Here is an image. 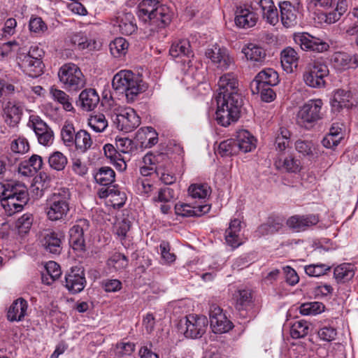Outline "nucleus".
<instances>
[{"label":"nucleus","instance_id":"nucleus-1","mask_svg":"<svg viewBox=\"0 0 358 358\" xmlns=\"http://www.w3.org/2000/svg\"><path fill=\"white\" fill-rule=\"evenodd\" d=\"M161 1L143 0L138 6V17L146 24L150 32L165 27L171 20L170 8Z\"/></svg>","mask_w":358,"mask_h":358},{"label":"nucleus","instance_id":"nucleus-2","mask_svg":"<svg viewBox=\"0 0 358 358\" xmlns=\"http://www.w3.org/2000/svg\"><path fill=\"white\" fill-rule=\"evenodd\" d=\"M216 120L220 125L227 127L240 117L243 99L241 93L217 95Z\"/></svg>","mask_w":358,"mask_h":358},{"label":"nucleus","instance_id":"nucleus-3","mask_svg":"<svg viewBox=\"0 0 358 358\" xmlns=\"http://www.w3.org/2000/svg\"><path fill=\"white\" fill-rule=\"evenodd\" d=\"M112 86L115 90L124 92L129 102H133L138 94L148 88V85L140 76L129 70L117 73L113 77Z\"/></svg>","mask_w":358,"mask_h":358},{"label":"nucleus","instance_id":"nucleus-4","mask_svg":"<svg viewBox=\"0 0 358 358\" xmlns=\"http://www.w3.org/2000/svg\"><path fill=\"white\" fill-rule=\"evenodd\" d=\"M71 193L67 188H61L47 200L45 213L48 220L58 221L64 219L69 212Z\"/></svg>","mask_w":358,"mask_h":358},{"label":"nucleus","instance_id":"nucleus-5","mask_svg":"<svg viewBox=\"0 0 358 358\" xmlns=\"http://www.w3.org/2000/svg\"><path fill=\"white\" fill-rule=\"evenodd\" d=\"M42 55V50L37 47H32L27 54L17 55V64L27 75L31 78H36L43 71Z\"/></svg>","mask_w":358,"mask_h":358},{"label":"nucleus","instance_id":"nucleus-6","mask_svg":"<svg viewBox=\"0 0 358 358\" xmlns=\"http://www.w3.org/2000/svg\"><path fill=\"white\" fill-rule=\"evenodd\" d=\"M58 77L64 87L68 90L77 91L85 85L81 70L73 63L62 65L58 71Z\"/></svg>","mask_w":358,"mask_h":358},{"label":"nucleus","instance_id":"nucleus-7","mask_svg":"<svg viewBox=\"0 0 358 358\" xmlns=\"http://www.w3.org/2000/svg\"><path fill=\"white\" fill-rule=\"evenodd\" d=\"M322 106L323 102L320 99L308 101L297 113V123L306 128L312 127L313 124L322 118Z\"/></svg>","mask_w":358,"mask_h":358},{"label":"nucleus","instance_id":"nucleus-8","mask_svg":"<svg viewBox=\"0 0 358 358\" xmlns=\"http://www.w3.org/2000/svg\"><path fill=\"white\" fill-rule=\"evenodd\" d=\"M328 75L327 65L320 60H314L306 65L303 77L307 85L320 88L325 85L324 78Z\"/></svg>","mask_w":358,"mask_h":358},{"label":"nucleus","instance_id":"nucleus-9","mask_svg":"<svg viewBox=\"0 0 358 358\" xmlns=\"http://www.w3.org/2000/svg\"><path fill=\"white\" fill-rule=\"evenodd\" d=\"M293 39L294 43L304 51L323 52L329 48L327 43L307 32L294 33Z\"/></svg>","mask_w":358,"mask_h":358},{"label":"nucleus","instance_id":"nucleus-10","mask_svg":"<svg viewBox=\"0 0 358 358\" xmlns=\"http://www.w3.org/2000/svg\"><path fill=\"white\" fill-rule=\"evenodd\" d=\"M113 122L119 130L127 133L140 125L141 119L133 108L128 107L120 109Z\"/></svg>","mask_w":358,"mask_h":358},{"label":"nucleus","instance_id":"nucleus-11","mask_svg":"<svg viewBox=\"0 0 358 358\" xmlns=\"http://www.w3.org/2000/svg\"><path fill=\"white\" fill-rule=\"evenodd\" d=\"M185 320L184 335L186 338H199L205 334L208 323L206 317L189 315Z\"/></svg>","mask_w":358,"mask_h":358},{"label":"nucleus","instance_id":"nucleus-12","mask_svg":"<svg viewBox=\"0 0 358 358\" xmlns=\"http://www.w3.org/2000/svg\"><path fill=\"white\" fill-rule=\"evenodd\" d=\"M210 328L215 334L228 332L233 327L232 322L227 319L222 309L216 304H212L209 310Z\"/></svg>","mask_w":358,"mask_h":358},{"label":"nucleus","instance_id":"nucleus-13","mask_svg":"<svg viewBox=\"0 0 358 358\" xmlns=\"http://www.w3.org/2000/svg\"><path fill=\"white\" fill-rule=\"evenodd\" d=\"M89 228V222L85 219L76 221L69 229V243L74 250L83 252L85 250V239L84 233Z\"/></svg>","mask_w":358,"mask_h":358},{"label":"nucleus","instance_id":"nucleus-14","mask_svg":"<svg viewBox=\"0 0 358 358\" xmlns=\"http://www.w3.org/2000/svg\"><path fill=\"white\" fill-rule=\"evenodd\" d=\"M206 56L220 70L228 69L233 64L234 59L225 48L215 45L206 51Z\"/></svg>","mask_w":358,"mask_h":358},{"label":"nucleus","instance_id":"nucleus-15","mask_svg":"<svg viewBox=\"0 0 358 358\" xmlns=\"http://www.w3.org/2000/svg\"><path fill=\"white\" fill-rule=\"evenodd\" d=\"M86 280L81 268L73 267L66 274L65 286L72 294L80 292L85 287Z\"/></svg>","mask_w":358,"mask_h":358},{"label":"nucleus","instance_id":"nucleus-16","mask_svg":"<svg viewBox=\"0 0 358 358\" xmlns=\"http://www.w3.org/2000/svg\"><path fill=\"white\" fill-rule=\"evenodd\" d=\"M319 222V217L310 214L306 215H293L287 220V225L296 232L307 230Z\"/></svg>","mask_w":358,"mask_h":358},{"label":"nucleus","instance_id":"nucleus-17","mask_svg":"<svg viewBox=\"0 0 358 358\" xmlns=\"http://www.w3.org/2000/svg\"><path fill=\"white\" fill-rule=\"evenodd\" d=\"M250 89L252 94L259 95L262 101L268 102V73L266 69L255 76L250 84Z\"/></svg>","mask_w":358,"mask_h":358},{"label":"nucleus","instance_id":"nucleus-18","mask_svg":"<svg viewBox=\"0 0 358 358\" xmlns=\"http://www.w3.org/2000/svg\"><path fill=\"white\" fill-rule=\"evenodd\" d=\"M64 238L63 232L46 230L43 234L42 245L45 250L55 255L60 254L62 243Z\"/></svg>","mask_w":358,"mask_h":358},{"label":"nucleus","instance_id":"nucleus-19","mask_svg":"<svg viewBox=\"0 0 358 358\" xmlns=\"http://www.w3.org/2000/svg\"><path fill=\"white\" fill-rule=\"evenodd\" d=\"M23 113V106L20 102L8 101L3 108V117L10 127H15L20 123Z\"/></svg>","mask_w":358,"mask_h":358},{"label":"nucleus","instance_id":"nucleus-20","mask_svg":"<svg viewBox=\"0 0 358 358\" xmlns=\"http://www.w3.org/2000/svg\"><path fill=\"white\" fill-rule=\"evenodd\" d=\"M98 194L100 198H109L111 205L115 208L122 207L127 199L125 193L115 185L101 187Z\"/></svg>","mask_w":358,"mask_h":358},{"label":"nucleus","instance_id":"nucleus-21","mask_svg":"<svg viewBox=\"0 0 358 358\" xmlns=\"http://www.w3.org/2000/svg\"><path fill=\"white\" fill-rule=\"evenodd\" d=\"M218 94L224 95L230 93H241L236 76L233 73H227L220 76L218 83Z\"/></svg>","mask_w":358,"mask_h":358},{"label":"nucleus","instance_id":"nucleus-22","mask_svg":"<svg viewBox=\"0 0 358 358\" xmlns=\"http://www.w3.org/2000/svg\"><path fill=\"white\" fill-rule=\"evenodd\" d=\"M210 210V206L209 204L192 206L190 204L179 202L175 206L176 214L182 217L201 216L208 213Z\"/></svg>","mask_w":358,"mask_h":358},{"label":"nucleus","instance_id":"nucleus-23","mask_svg":"<svg viewBox=\"0 0 358 358\" xmlns=\"http://www.w3.org/2000/svg\"><path fill=\"white\" fill-rule=\"evenodd\" d=\"M28 201L29 197L1 196V205L8 216L22 211Z\"/></svg>","mask_w":358,"mask_h":358},{"label":"nucleus","instance_id":"nucleus-24","mask_svg":"<svg viewBox=\"0 0 358 358\" xmlns=\"http://www.w3.org/2000/svg\"><path fill=\"white\" fill-rule=\"evenodd\" d=\"M241 222L238 219L231 220L225 231V241L228 245L236 248L242 244L241 238Z\"/></svg>","mask_w":358,"mask_h":358},{"label":"nucleus","instance_id":"nucleus-25","mask_svg":"<svg viewBox=\"0 0 358 358\" xmlns=\"http://www.w3.org/2000/svg\"><path fill=\"white\" fill-rule=\"evenodd\" d=\"M72 44L78 46L79 50H99L101 43L94 38H89L83 32H75L70 38Z\"/></svg>","mask_w":358,"mask_h":358},{"label":"nucleus","instance_id":"nucleus-26","mask_svg":"<svg viewBox=\"0 0 358 358\" xmlns=\"http://www.w3.org/2000/svg\"><path fill=\"white\" fill-rule=\"evenodd\" d=\"M274 166L277 170L291 173L299 172L301 168L299 160L292 156H284L282 153L274 159Z\"/></svg>","mask_w":358,"mask_h":358},{"label":"nucleus","instance_id":"nucleus-27","mask_svg":"<svg viewBox=\"0 0 358 358\" xmlns=\"http://www.w3.org/2000/svg\"><path fill=\"white\" fill-rule=\"evenodd\" d=\"M1 196L29 197L28 190L24 183L10 180L1 185Z\"/></svg>","mask_w":358,"mask_h":358},{"label":"nucleus","instance_id":"nucleus-28","mask_svg":"<svg viewBox=\"0 0 358 358\" xmlns=\"http://www.w3.org/2000/svg\"><path fill=\"white\" fill-rule=\"evenodd\" d=\"M28 303L26 300L19 298L14 301L7 313L8 320L10 322L22 321L27 315Z\"/></svg>","mask_w":358,"mask_h":358},{"label":"nucleus","instance_id":"nucleus-29","mask_svg":"<svg viewBox=\"0 0 358 358\" xmlns=\"http://www.w3.org/2000/svg\"><path fill=\"white\" fill-rule=\"evenodd\" d=\"M136 140L142 148H151L158 142L157 133L151 127H142L136 132Z\"/></svg>","mask_w":358,"mask_h":358},{"label":"nucleus","instance_id":"nucleus-30","mask_svg":"<svg viewBox=\"0 0 358 358\" xmlns=\"http://www.w3.org/2000/svg\"><path fill=\"white\" fill-rule=\"evenodd\" d=\"M257 21L256 14L248 8H238L236 13L235 24L237 27L248 29L254 27Z\"/></svg>","mask_w":358,"mask_h":358},{"label":"nucleus","instance_id":"nucleus-31","mask_svg":"<svg viewBox=\"0 0 358 358\" xmlns=\"http://www.w3.org/2000/svg\"><path fill=\"white\" fill-rule=\"evenodd\" d=\"M299 58L298 53L291 47L285 48L280 52L281 64L287 72L291 73L294 69H296Z\"/></svg>","mask_w":358,"mask_h":358},{"label":"nucleus","instance_id":"nucleus-32","mask_svg":"<svg viewBox=\"0 0 358 358\" xmlns=\"http://www.w3.org/2000/svg\"><path fill=\"white\" fill-rule=\"evenodd\" d=\"M237 146H238V151L243 152H251L256 148V139L255 137L247 130H240L237 132L236 139Z\"/></svg>","mask_w":358,"mask_h":358},{"label":"nucleus","instance_id":"nucleus-33","mask_svg":"<svg viewBox=\"0 0 358 358\" xmlns=\"http://www.w3.org/2000/svg\"><path fill=\"white\" fill-rule=\"evenodd\" d=\"M79 100L81 103L82 108L87 110H94L98 103L100 99L98 93L94 89H85L81 92L79 96Z\"/></svg>","mask_w":358,"mask_h":358},{"label":"nucleus","instance_id":"nucleus-34","mask_svg":"<svg viewBox=\"0 0 358 358\" xmlns=\"http://www.w3.org/2000/svg\"><path fill=\"white\" fill-rule=\"evenodd\" d=\"M281 21L286 27H290L297 23L296 10L289 2L284 1L279 3Z\"/></svg>","mask_w":358,"mask_h":358},{"label":"nucleus","instance_id":"nucleus-35","mask_svg":"<svg viewBox=\"0 0 358 358\" xmlns=\"http://www.w3.org/2000/svg\"><path fill=\"white\" fill-rule=\"evenodd\" d=\"M93 145V140L90 133L85 129H80L77 131L76 137L74 138L73 146L75 150L81 154L90 150Z\"/></svg>","mask_w":358,"mask_h":358},{"label":"nucleus","instance_id":"nucleus-36","mask_svg":"<svg viewBox=\"0 0 358 358\" xmlns=\"http://www.w3.org/2000/svg\"><path fill=\"white\" fill-rule=\"evenodd\" d=\"M117 24L120 31L122 34L131 35L137 29L134 16L130 13H122L117 18Z\"/></svg>","mask_w":358,"mask_h":358},{"label":"nucleus","instance_id":"nucleus-37","mask_svg":"<svg viewBox=\"0 0 358 358\" xmlns=\"http://www.w3.org/2000/svg\"><path fill=\"white\" fill-rule=\"evenodd\" d=\"M49 91L51 99L54 101L62 105L64 110L66 111H72L74 109L71 102V99L64 91L59 90L55 86H52Z\"/></svg>","mask_w":358,"mask_h":358},{"label":"nucleus","instance_id":"nucleus-38","mask_svg":"<svg viewBox=\"0 0 358 358\" xmlns=\"http://www.w3.org/2000/svg\"><path fill=\"white\" fill-rule=\"evenodd\" d=\"M351 94L344 90H338L334 94L331 101V109L334 112H338L343 108H349Z\"/></svg>","mask_w":358,"mask_h":358},{"label":"nucleus","instance_id":"nucleus-39","mask_svg":"<svg viewBox=\"0 0 358 358\" xmlns=\"http://www.w3.org/2000/svg\"><path fill=\"white\" fill-rule=\"evenodd\" d=\"M199 65V64H198V65L194 64V60H188L187 69H186L185 66L184 67V70L185 71L184 80L186 82H188L189 79H192L197 84L201 83L203 81L204 71L203 69L200 70Z\"/></svg>","mask_w":358,"mask_h":358},{"label":"nucleus","instance_id":"nucleus-40","mask_svg":"<svg viewBox=\"0 0 358 358\" xmlns=\"http://www.w3.org/2000/svg\"><path fill=\"white\" fill-rule=\"evenodd\" d=\"M355 266L351 264H342L335 268L334 277L338 282H345L355 275Z\"/></svg>","mask_w":358,"mask_h":358},{"label":"nucleus","instance_id":"nucleus-41","mask_svg":"<svg viewBox=\"0 0 358 358\" xmlns=\"http://www.w3.org/2000/svg\"><path fill=\"white\" fill-rule=\"evenodd\" d=\"M252 294L250 290L241 289L234 294L236 308L238 311H245L252 306Z\"/></svg>","mask_w":358,"mask_h":358},{"label":"nucleus","instance_id":"nucleus-42","mask_svg":"<svg viewBox=\"0 0 358 358\" xmlns=\"http://www.w3.org/2000/svg\"><path fill=\"white\" fill-rule=\"evenodd\" d=\"M169 52L170 55L173 57H178L180 56H186L189 57L193 56L189 41L187 39H182L173 43Z\"/></svg>","mask_w":358,"mask_h":358},{"label":"nucleus","instance_id":"nucleus-43","mask_svg":"<svg viewBox=\"0 0 358 358\" xmlns=\"http://www.w3.org/2000/svg\"><path fill=\"white\" fill-rule=\"evenodd\" d=\"M45 273L42 274V281L44 284L50 285L53 281L59 278L62 274L59 265L53 261H50L45 264Z\"/></svg>","mask_w":358,"mask_h":358},{"label":"nucleus","instance_id":"nucleus-44","mask_svg":"<svg viewBox=\"0 0 358 358\" xmlns=\"http://www.w3.org/2000/svg\"><path fill=\"white\" fill-rule=\"evenodd\" d=\"M115 171L110 167L104 166L99 169V171L94 175V179L103 187H108L115 180Z\"/></svg>","mask_w":358,"mask_h":358},{"label":"nucleus","instance_id":"nucleus-45","mask_svg":"<svg viewBox=\"0 0 358 358\" xmlns=\"http://www.w3.org/2000/svg\"><path fill=\"white\" fill-rule=\"evenodd\" d=\"M129 43L125 38L118 37L110 42L109 48L111 55L115 57H121L127 52Z\"/></svg>","mask_w":358,"mask_h":358},{"label":"nucleus","instance_id":"nucleus-46","mask_svg":"<svg viewBox=\"0 0 358 358\" xmlns=\"http://www.w3.org/2000/svg\"><path fill=\"white\" fill-rule=\"evenodd\" d=\"M310 323L306 320H297L290 327V336L294 339L304 338L308 334Z\"/></svg>","mask_w":358,"mask_h":358},{"label":"nucleus","instance_id":"nucleus-47","mask_svg":"<svg viewBox=\"0 0 358 358\" xmlns=\"http://www.w3.org/2000/svg\"><path fill=\"white\" fill-rule=\"evenodd\" d=\"M331 63L335 69L345 70L351 67L352 57L348 53L337 52L332 55Z\"/></svg>","mask_w":358,"mask_h":358},{"label":"nucleus","instance_id":"nucleus-48","mask_svg":"<svg viewBox=\"0 0 358 358\" xmlns=\"http://www.w3.org/2000/svg\"><path fill=\"white\" fill-rule=\"evenodd\" d=\"M242 52L248 59L260 62L266 57V52L262 48L250 43L242 49Z\"/></svg>","mask_w":358,"mask_h":358},{"label":"nucleus","instance_id":"nucleus-49","mask_svg":"<svg viewBox=\"0 0 358 358\" xmlns=\"http://www.w3.org/2000/svg\"><path fill=\"white\" fill-rule=\"evenodd\" d=\"M217 152L222 157H230L238 154L239 151L236 140L230 138L221 142Z\"/></svg>","mask_w":358,"mask_h":358},{"label":"nucleus","instance_id":"nucleus-50","mask_svg":"<svg viewBox=\"0 0 358 358\" xmlns=\"http://www.w3.org/2000/svg\"><path fill=\"white\" fill-rule=\"evenodd\" d=\"M169 161L163 164H159L156 169V173L159 177L160 180L165 185H172L176 180V176L172 173L169 168Z\"/></svg>","mask_w":358,"mask_h":358},{"label":"nucleus","instance_id":"nucleus-51","mask_svg":"<svg viewBox=\"0 0 358 358\" xmlns=\"http://www.w3.org/2000/svg\"><path fill=\"white\" fill-rule=\"evenodd\" d=\"M88 125L94 131L101 133L107 128L108 121L103 114H94L88 119Z\"/></svg>","mask_w":358,"mask_h":358},{"label":"nucleus","instance_id":"nucleus-52","mask_svg":"<svg viewBox=\"0 0 358 358\" xmlns=\"http://www.w3.org/2000/svg\"><path fill=\"white\" fill-rule=\"evenodd\" d=\"M77 132L71 123H65L61 130V138L64 144L66 147H73L74 138L76 137Z\"/></svg>","mask_w":358,"mask_h":358},{"label":"nucleus","instance_id":"nucleus-53","mask_svg":"<svg viewBox=\"0 0 358 358\" xmlns=\"http://www.w3.org/2000/svg\"><path fill=\"white\" fill-rule=\"evenodd\" d=\"M188 193L194 199H204L210 195V189L207 184H192L189 187Z\"/></svg>","mask_w":358,"mask_h":358},{"label":"nucleus","instance_id":"nucleus-54","mask_svg":"<svg viewBox=\"0 0 358 358\" xmlns=\"http://www.w3.org/2000/svg\"><path fill=\"white\" fill-rule=\"evenodd\" d=\"M67 162L66 157L59 151L52 152L48 157L50 166L56 171L63 170L67 164Z\"/></svg>","mask_w":358,"mask_h":358},{"label":"nucleus","instance_id":"nucleus-55","mask_svg":"<svg viewBox=\"0 0 358 358\" xmlns=\"http://www.w3.org/2000/svg\"><path fill=\"white\" fill-rule=\"evenodd\" d=\"M324 305L318 301L304 303L300 306L299 310L302 315H317L324 310Z\"/></svg>","mask_w":358,"mask_h":358},{"label":"nucleus","instance_id":"nucleus-56","mask_svg":"<svg viewBox=\"0 0 358 358\" xmlns=\"http://www.w3.org/2000/svg\"><path fill=\"white\" fill-rule=\"evenodd\" d=\"M128 262L129 260L124 255L115 252L108 259L107 264L116 271H122L127 267Z\"/></svg>","mask_w":358,"mask_h":358},{"label":"nucleus","instance_id":"nucleus-57","mask_svg":"<svg viewBox=\"0 0 358 358\" xmlns=\"http://www.w3.org/2000/svg\"><path fill=\"white\" fill-rule=\"evenodd\" d=\"M280 133L275 137L274 146L276 151L279 152V154L282 153L285 150L286 148L289 145V131L285 128L280 129Z\"/></svg>","mask_w":358,"mask_h":358},{"label":"nucleus","instance_id":"nucleus-58","mask_svg":"<svg viewBox=\"0 0 358 358\" xmlns=\"http://www.w3.org/2000/svg\"><path fill=\"white\" fill-rule=\"evenodd\" d=\"M159 253L163 264L170 265L176 259V255L171 252V245L169 242L163 241L160 243Z\"/></svg>","mask_w":358,"mask_h":358},{"label":"nucleus","instance_id":"nucleus-59","mask_svg":"<svg viewBox=\"0 0 358 358\" xmlns=\"http://www.w3.org/2000/svg\"><path fill=\"white\" fill-rule=\"evenodd\" d=\"M33 222V217L31 214H24L15 222V228L18 234L23 235L28 233Z\"/></svg>","mask_w":358,"mask_h":358},{"label":"nucleus","instance_id":"nucleus-60","mask_svg":"<svg viewBox=\"0 0 358 358\" xmlns=\"http://www.w3.org/2000/svg\"><path fill=\"white\" fill-rule=\"evenodd\" d=\"M331 269V267L324 264H310L305 266V272L313 277H319L324 275Z\"/></svg>","mask_w":358,"mask_h":358},{"label":"nucleus","instance_id":"nucleus-61","mask_svg":"<svg viewBox=\"0 0 358 358\" xmlns=\"http://www.w3.org/2000/svg\"><path fill=\"white\" fill-rule=\"evenodd\" d=\"M38 141L43 145H50L54 140V134L51 128L48 126L45 129H42L35 132Z\"/></svg>","mask_w":358,"mask_h":358},{"label":"nucleus","instance_id":"nucleus-62","mask_svg":"<svg viewBox=\"0 0 358 358\" xmlns=\"http://www.w3.org/2000/svg\"><path fill=\"white\" fill-rule=\"evenodd\" d=\"M174 191L170 187H163L159 189L157 195L152 198L153 202L169 203L174 199Z\"/></svg>","mask_w":358,"mask_h":358},{"label":"nucleus","instance_id":"nucleus-63","mask_svg":"<svg viewBox=\"0 0 358 358\" xmlns=\"http://www.w3.org/2000/svg\"><path fill=\"white\" fill-rule=\"evenodd\" d=\"M162 161L168 162L167 156L164 154L155 155L147 154L144 156L143 162L144 165L148 166H158L159 164H163Z\"/></svg>","mask_w":358,"mask_h":358},{"label":"nucleus","instance_id":"nucleus-64","mask_svg":"<svg viewBox=\"0 0 358 358\" xmlns=\"http://www.w3.org/2000/svg\"><path fill=\"white\" fill-rule=\"evenodd\" d=\"M10 149L14 152L23 154L29 150V145L26 138L19 137L11 143Z\"/></svg>","mask_w":358,"mask_h":358}]
</instances>
